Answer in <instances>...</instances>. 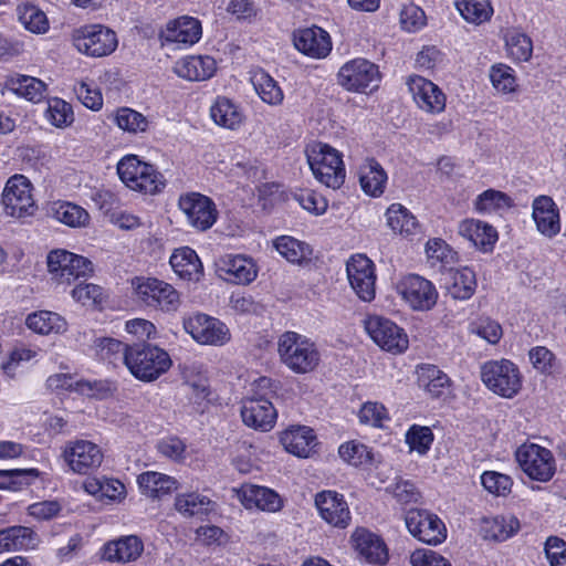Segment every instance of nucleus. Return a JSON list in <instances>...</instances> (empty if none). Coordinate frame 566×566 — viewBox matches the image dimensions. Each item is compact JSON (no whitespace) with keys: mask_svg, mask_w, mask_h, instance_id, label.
I'll list each match as a JSON object with an SVG mask.
<instances>
[{"mask_svg":"<svg viewBox=\"0 0 566 566\" xmlns=\"http://www.w3.org/2000/svg\"><path fill=\"white\" fill-rule=\"evenodd\" d=\"M305 155L317 181L328 188H340L346 170L343 156L337 149L325 143L312 142L306 146Z\"/></svg>","mask_w":566,"mask_h":566,"instance_id":"f257e3e1","label":"nucleus"},{"mask_svg":"<svg viewBox=\"0 0 566 566\" xmlns=\"http://www.w3.org/2000/svg\"><path fill=\"white\" fill-rule=\"evenodd\" d=\"M125 365L139 380L153 381L168 371L171 359L168 353L147 342L130 345L125 356Z\"/></svg>","mask_w":566,"mask_h":566,"instance_id":"f03ea898","label":"nucleus"},{"mask_svg":"<svg viewBox=\"0 0 566 566\" xmlns=\"http://www.w3.org/2000/svg\"><path fill=\"white\" fill-rule=\"evenodd\" d=\"M277 353L281 361L295 374L311 373L321 359L315 343L296 332H285L279 337Z\"/></svg>","mask_w":566,"mask_h":566,"instance_id":"7ed1b4c3","label":"nucleus"},{"mask_svg":"<svg viewBox=\"0 0 566 566\" xmlns=\"http://www.w3.org/2000/svg\"><path fill=\"white\" fill-rule=\"evenodd\" d=\"M117 174L134 191L154 195L165 187V179L155 166L140 160L136 155L123 157L117 164Z\"/></svg>","mask_w":566,"mask_h":566,"instance_id":"20e7f679","label":"nucleus"},{"mask_svg":"<svg viewBox=\"0 0 566 566\" xmlns=\"http://www.w3.org/2000/svg\"><path fill=\"white\" fill-rule=\"evenodd\" d=\"M481 379L492 392L513 398L522 388V375L518 367L509 359L489 360L481 367Z\"/></svg>","mask_w":566,"mask_h":566,"instance_id":"39448f33","label":"nucleus"},{"mask_svg":"<svg viewBox=\"0 0 566 566\" xmlns=\"http://www.w3.org/2000/svg\"><path fill=\"white\" fill-rule=\"evenodd\" d=\"M136 297L145 306L163 312H175L180 305L177 290L158 279L136 277L133 280Z\"/></svg>","mask_w":566,"mask_h":566,"instance_id":"423d86ee","label":"nucleus"},{"mask_svg":"<svg viewBox=\"0 0 566 566\" xmlns=\"http://www.w3.org/2000/svg\"><path fill=\"white\" fill-rule=\"evenodd\" d=\"M515 459L522 471L530 479L538 482H548L556 472L552 451L535 443L520 446L515 452Z\"/></svg>","mask_w":566,"mask_h":566,"instance_id":"0eeeda50","label":"nucleus"},{"mask_svg":"<svg viewBox=\"0 0 566 566\" xmlns=\"http://www.w3.org/2000/svg\"><path fill=\"white\" fill-rule=\"evenodd\" d=\"M379 82L378 66L363 57L346 62L337 73V83L348 92L365 93L378 87Z\"/></svg>","mask_w":566,"mask_h":566,"instance_id":"6e6552de","label":"nucleus"},{"mask_svg":"<svg viewBox=\"0 0 566 566\" xmlns=\"http://www.w3.org/2000/svg\"><path fill=\"white\" fill-rule=\"evenodd\" d=\"M74 46L88 56H106L115 51L118 41L116 33L101 24L84 25L74 31Z\"/></svg>","mask_w":566,"mask_h":566,"instance_id":"1a4fd4ad","label":"nucleus"},{"mask_svg":"<svg viewBox=\"0 0 566 566\" xmlns=\"http://www.w3.org/2000/svg\"><path fill=\"white\" fill-rule=\"evenodd\" d=\"M46 262L52 280L59 284H71L93 272L92 262L88 259L66 250L51 251Z\"/></svg>","mask_w":566,"mask_h":566,"instance_id":"9d476101","label":"nucleus"},{"mask_svg":"<svg viewBox=\"0 0 566 566\" xmlns=\"http://www.w3.org/2000/svg\"><path fill=\"white\" fill-rule=\"evenodd\" d=\"M2 201L6 212L14 218L33 216L38 209L32 195V185L22 175H15L7 181Z\"/></svg>","mask_w":566,"mask_h":566,"instance_id":"9b49d317","label":"nucleus"},{"mask_svg":"<svg viewBox=\"0 0 566 566\" xmlns=\"http://www.w3.org/2000/svg\"><path fill=\"white\" fill-rule=\"evenodd\" d=\"M405 523L409 533L426 544L438 545L447 538V527L442 520L427 510H408Z\"/></svg>","mask_w":566,"mask_h":566,"instance_id":"f8f14e48","label":"nucleus"},{"mask_svg":"<svg viewBox=\"0 0 566 566\" xmlns=\"http://www.w3.org/2000/svg\"><path fill=\"white\" fill-rule=\"evenodd\" d=\"M184 328L201 345L222 346L230 340V331L227 325L202 313L184 318Z\"/></svg>","mask_w":566,"mask_h":566,"instance_id":"ddd939ff","label":"nucleus"},{"mask_svg":"<svg viewBox=\"0 0 566 566\" xmlns=\"http://www.w3.org/2000/svg\"><path fill=\"white\" fill-rule=\"evenodd\" d=\"M365 329L371 339L386 352L401 354L408 348L407 334L388 318L369 316L365 321Z\"/></svg>","mask_w":566,"mask_h":566,"instance_id":"4468645a","label":"nucleus"},{"mask_svg":"<svg viewBox=\"0 0 566 566\" xmlns=\"http://www.w3.org/2000/svg\"><path fill=\"white\" fill-rule=\"evenodd\" d=\"M178 207L186 216L189 226L199 231L210 229L218 219V210L213 200L199 192L181 195Z\"/></svg>","mask_w":566,"mask_h":566,"instance_id":"2eb2a0df","label":"nucleus"},{"mask_svg":"<svg viewBox=\"0 0 566 566\" xmlns=\"http://www.w3.org/2000/svg\"><path fill=\"white\" fill-rule=\"evenodd\" d=\"M347 277L352 289L364 302H370L376 294L375 265L364 254L353 255L346 264Z\"/></svg>","mask_w":566,"mask_h":566,"instance_id":"dca6fc26","label":"nucleus"},{"mask_svg":"<svg viewBox=\"0 0 566 566\" xmlns=\"http://www.w3.org/2000/svg\"><path fill=\"white\" fill-rule=\"evenodd\" d=\"M63 458L73 472L87 474L102 464L104 455L96 443L78 439L67 442Z\"/></svg>","mask_w":566,"mask_h":566,"instance_id":"f3484780","label":"nucleus"},{"mask_svg":"<svg viewBox=\"0 0 566 566\" xmlns=\"http://www.w3.org/2000/svg\"><path fill=\"white\" fill-rule=\"evenodd\" d=\"M398 292L413 310H430L438 300L434 285L418 274H408L398 283Z\"/></svg>","mask_w":566,"mask_h":566,"instance_id":"a211bd4d","label":"nucleus"},{"mask_svg":"<svg viewBox=\"0 0 566 566\" xmlns=\"http://www.w3.org/2000/svg\"><path fill=\"white\" fill-rule=\"evenodd\" d=\"M314 504L318 515L333 527L345 528L349 525L352 515L343 494L324 490L316 493Z\"/></svg>","mask_w":566,"mask_h":566,"instance_id":"6ab92c4d","label":"nucleus"},{"mask_svg":"<svg viewBox=\"0 0 566 566\" xmlns=\"http://www.w3.org/2000/svg\"><path fill=\"white\" fill-rule=\"evenodd\" d=\"M241 417L244 424L260 431H270L276 420V410L265 395L249 397L243 400Z\"/></svg>","mask_w":566,"mask_h":566,"instance_id":"aec40b11","label":"nucleus"},{"mask_svg":"<svg viewBox=\"0 0 566 566\" xmlns=\"http://www.w3.org/2000/svg\"><path fill=\"white\" fill-rule=\"evenodd\" d=\"M407 84L419 108L432 114L444 109L446 95L438 85L419 75L410 76Z\"/></svg>","mask_w":566,"mask_h":566,"instance_id":"412c9836","label":"nucleus"},{"mask_svg":"<svg viewBox=\"0 0 566 566\" xmlns=\"http://www.w3.org/2000/svg\"><path fill=\"white\" fill-rule=\"evenodd\" d=\"M532 218L544 237L552 239L560 232L559 210L551 197L538 196L533 200Z\"/></svg>","mask_w":566,"mask_h":566,"instance_id":"4be33fe9","label":"nucleus"},{"mask_svg":"<svg viewBox=\"0 0 566 566\" xmlns=\"http://www.w3.org/2000/svg\"><path fill=\"white\" fill-rule=\"evenodd\" d=\"M294 45L301 53L313 59H324L332 51L331 36L319 27L306 28L295 32Z\"/></svg>","mask_w":566,"mask_h":566,"instance_id":"5701e85b","label":"nucleus"},{"mask_svg":"<svg viewBox=\"0 0 566 566\" xmlns=\"http://www.w3.org/2000/svg\"><path fill=\"white\" fill-rule=\"evenodd\" d=\"M238 496L247 509L256 507L261 511L275 513L283 507V500L279 493L265 486L242 485L238 491Z\"/></svg>","mask_w":566,"mask_h":566,"instance_id":"b1692460","label":"nucleus"},{"mask_svg":"<svg viewBox=\"0 0 566 566\" xmlns=\"http://www.w3.org/2000/svg\"><path fill=\"white\" fill-rule=\"evenodd\" d=\"M201 33V24L198 19L181 17L168 22L160 36L164 42L190 46L200 40Z\"/></svg>","mask_w":566,"mask_h":566,"instance_id":"393cba45","label":"nucleus"},{"mask_svg":"<svg viewBox=\"0 0 566 566\" xmlns=\"http://www.w3.org/2000/svg\"><path fill=\"white\" fill-rule=\"evenodd\" d=\"M280 440L287 452L298 458H308L317 446L314 430L306 426L290 427L282 432Z\"/></svg>","mask_w":566,"mask_h":566,"instance_id":"a878e982","label":"nucleus"},{"mask_svg":"<svg viewBox=\"0 0 566 566\" xmlns=\"http://www.w3.org/2000/svg\"><path fill=\"white\" fill-rule=\"evenodd\" d=\"M354 548L368 563L382 565L388 559V552L382 539L366 528H356L352 535Z\"/></svg>","mask_w":566,"mask_h":566,"instance_id":"bb28decb","label":"nucleus"},{"mask_svg":"<svg viewBox=\"0 0 566 566\" xmlns=\"http://www.w3.org/2000/svg\"><path fill=\"white\" fill-rule=\"evenodd\" d=\"M144 552V543L136 535L122 536L103 546V558L108 562L129 563Z\"/></svg>","mask_w":566,"mask_h":566,"instance_id":"cd10ccee","label":"nucleus"},{"mask_svg":"<svg viewBox=\"0 0 566 566\" xmlns=\"http://www.w3.org/2000/svg\"><path fill=\"white\" fill-rule=\"evenodd\" d=\"M179 77L189 81H205L216 72V61L211 56L190 55L179 60L175 65Z\"/></svg>","mask_w":566,"mask_h":566,"instance_id":"c85d7f7f","label":"nucleus"},{"mask_svg":"<svg viewBox=\"0 0 566 566\" xmlns=\"http://www.w3.org/2000/svg\"><path fill=\"white\" fill-rule=\"evenodd\" d=\"M459 234L483 251L491 250L497 240V232L492 226L475 219L461 221Z\"/></svg>","mask_w":566,"mask_h":566,"instance_id":"c756f323","label":"nucleus"},{"mask_svg":"<svg viewBox=\"0 0 566 566\" xmlns=\"http://www.w3.org/2000/svg\"><path fill=\"white\" fill-rule=\"evenodd\" d=\"M175 509L184 517L203 520L216 511V503L198 492H189L176 496Z\"/></svg>","mask_w":566,"mask_h":566,"instance_id":"7c9ffc66","label":"nucleus"},{"mask_svg":"<svg viewBox=\"0 0 566 566\" xmlns=\"http://www.w3.org/2000/svg\"><path fill=\"white\" fill-rule=\"evenodd\" d=\"M219 271L223 272L227 280L237 284H248L256 276V270L252 260L243 255L228 254L220 260Z\"/></svg>","mask_w":566,"mask_h":566,"instance_id":"2f4dec72","label":"nucleus"},{"mask_svg":"<svg viewBox=\"0 0 566 566\" xmlns=\"http://www.w3.org/2000/svg\"><path fill=\"white\" fill-rule=\"evenodd\" d=\"M169 263L175 273L188 281H198L202 274V264L196 253L189 247L175 250Z\"/></svg>","mask_w":566,"mask_h":566,"instance_id":"473e14b6","label":"nucleus"},{"mask_svg":"<svg viewBox=\"0 0 566 566\" xmlns=\"http://www.w3.org/2000/svg\"><path fill=\"white\" fill-rule=\"evenodd\" d=\"M137 483L142 493L153 499H160L178 488V483L172 476L155 471L139 474Z\"/></svg>","mask_w":566,"mask_h":566,"instance_id":"72a5a7b5","label":"nucleus"},{"mask_svg":"<svg viewBox=\"0 0 566 566\" xmlns=\"http://www.w3.org/2000/svg\"><path fill=\"white\" fill-rule=\"evenodd\" d=\"M250 80L262 102L271 106H279L283 103V90L268 72L262 69L254 70Z\"/></svg>","mask_w":566,"mask_h":566,"instance_id":"f704fd0d","label":"nucleus"},{"mask_svg":"<svg viewBox=\"0 0 566 566\" xmlns=\"http://www.w3.org/2000/svg\"><path fill=\"white\" fill-rule=\"evenodd\" d=\"M418 384L432 398L444 396L450 388V378L434 365H423L418 369Z\"/></svg>","mask_w":566,"mask_h":566,"instance_id":"c9c22d12","label":"nucleus"},{"mask_svg":"<svg viewBox=\"0 0 566 566\" xmlns=\"http://www.w3.org/2000/svg\"><path fill=\"white\" fill-rule=\"evenodd\" d=\"M25 324L30 329L41 335L61 334L67 329L65 318L50 311H39L29 314Z\"/></svg>","mask_w":566,"mask_h":566,"instance_id":"e433bc0d","label":"nucleus"},{"mask_svg":"<svg viewBox=\"0 0 566 566\" xmlns=\"http://www.w3.org/2000/svg\"><path fill=\"white\" fill-rule=\"evenodd\" d=\"M212 120L224 128L235 129L243 120V114L238 105L227 97H218L210 107Z\"/></svg>","mask_w":566,"mask_h":566,"instance_id":"4c0bfd02","label":"nucleus"},{"mask_svg":"<svg viewBox=\"0 0 566 566\" xmlns=\"http://www.w3.org/2000/svg\"><path fill=\"white\" fill-rule=\"evenodd\" d=\"M35 533L25 526L0 530V554L27 549L34 545Z\"/></svg>","mask_w":566,"mask_h":566,"instance_id":"58836bf2","label":"nucleus"},{"mask_svg":"<svg viewBox=\"0 0 566 566\" xmlns=\"http://www.w3.org/2000/svg\"><path fill=\"white\" fill-rule=\"evenodd\" d=\"M359 181L361 189L369 196L379 197L385 189L387 174L375 159H367L360 167Z\"/></svg>","mask_w":566,"mask_h":566,"instance_id":"ea45409f","label":"nucleus"},{"mask_svg":"<svg viewBox=\"0 0 566 566\" xmlns=\"http://www.w3.org/2000/svg\"><path fill=\"white\" fill-rule=\"evenodd\" d=\"M387 224L394 231L409 237L419 232L416 217L400 203H392L386 211Z\"/></svg>","mask_w":566,"mask_h":566,"instance_id":"a19ab883","label":"nucleus"},{"mask_svg":"<svg viewBox=\"0 0 566 566\" xmlns=\"http://www.w3.org/2000/svg\"><path fill=\"white\" fill-rule=\"evenodd\" d=\"M50 213L55 220L72 228L85 227L90 221V214L84 208L67 201L54 202Z\"/></svg>","mask_w":566,"mask_h":566,"instance_id":"79ce46f5","label":"nucleus"},{"mask_svg":"<svg viewBox=\"0 0 566 566\" xmlns=\"http://www.w3.org/2000/svg\"><path fill=\"white\" fill-rule=\"evenodd\" d=\"M474 209L481 214L500 213L513 207L512 198L495 189L481 192L473 202Z\"/></svg>","mask_w":566,"mask_h":566,"instance_id":"37998d69","label":"nucleus"},{"mask_svg":"<svg viewBox=\"0 0 566 566\" xmlns=\"http://www.w3.org/2000/svg\"><path fill=\"white\" fill-rule=\"evenodd\" d=\"M454 6L461 17L469 23L482 24L493 15L489 0H455Z\"/></svg>","mask_w":566,"mask_h":566,"instance_id":"c03bdc74","label":"nucleus"},{"mask_svg":"<svg viewBox=\"0 0 566 566\" xmlns=\"http://www.w3.org/2000/svg\"><path fill=\"white\" fill-rule=\"evenodd\" d=\"M475 272L464 266L457 270L452 275V283L448 286V293L454 300H469L475 292Z\"/></svg>","mask_w":566,"mask_h":566,"instance_id":"a18cd8bd","label":"nucleus"},{"mask_svg":"<svg viewBox=\"0 0 566 566\" xmlns=\"http://www.w3.org/2000/svg\"><path fill=\"white\" fill-rule=\"evenodd\" d=\"M485 538L503 542L513 536L520 530V522L513 515L495 516L484 521Z\"/></svg>","mask_w":566,"mask_h":566,"instance_id":"49530a36","label":"nucleus"},{"mask_svg":"<svg viewBox=\"0 0 566 566\" xmlns=\"http://www.w3.org/2000/svg\"><path fill=\"white\" fill-rule=\"evenodd\" d=\"M274 247L291 263H301L312 254L308 244L289 235L277 238L274 241Z\"/></svg>","mask_w":566,"mask_h":566,"instance_id":"de8ad7c7","label":"nucleus"},{"mask_svg":"<svg viewBox=\"0 0 566 566\" xmlns=\"http://www.w3.org/2000/svg\"><path fill=\"white\" fill-rule=\"evenodd\" d=\"M509 56L517 62H527L533 54V42L528 35L518 31H509L505 35Z\"/></svg>","mask_w":566,"mask_h":566,"instance_id":"09e8293b","label":"nucleus"},{"mask_svg":"<svg viewBox=\"0 0 566 566\" xmlns=\"http://www.w3.org/2000/svg\"><path fill=\"white\" fill-rule=\"evenodd\" d=\"M489 77L499 93L511 94L517 91L515 71L504 63L493 64L490 67Z\"/></svg>","mask_w":566,"mask_h":566,"instance_id":"8fccbe9b","label":"nucleus"},{"mask_svg":"<svg viewBox=\"0 0 566 566\" xmlns=\"http://www.w3.org/2000/svg\"><path fill=\"white\" fill-rule=\"evenodd\" d=\"M114 122L120 129L130 134L146 132L149 124L142 113L129 107L118 108L114 115Z\"/></svg>","mask_w":566,"mask_h":566,"instance_id":"3c124183","label":"nucleus"},{"mask_svg":"<svg viewBox=\"0 0 566 566\" xmlns=\"http://www.w3.org/2000/svg\"><path fill=\"white\" fill-rule=\"evenodd\" d=\"M40 474L38 469L0 470V489L18 491Z\"/></svg>","mask_w":566,"mask_h":566,"instance_id":"603ef678","label":"nucleus"},{"mask_svg":"<svg viewBox=\"0 0 566 566\" xmlns=\"http://www.w3.org/2000/svg\"><path fill=\"white\" fill-rule=\"evenodd\" d=\"M19 21L23 27L33 33H44L49 29V21L45 13L33 4H25L18 8Z\"/></svg>","mask_w":566,"mask_h":566,"instance_id":"864d4df0","label":"nucleus"},{"mask_svg":"<svg viewBox=\"0 0 566 566\" xmlns=\"http://www.w3.org/2000/svg\"><path fill=\"white\" fill-rule=\"evenodd\" d=\"M338 453L345 462L354 467L369 464L373 460L370 449L357 441L340 444Z\"/></svg>","mask_w":566,"mask_h":566,"instance_id":"5fc2aeb1","label":"nucleus"},{"mask_svg":"<svg viewBox=\"0 0 566 566\" xmlns=\"http://www.w3.org/2000/svg\"><path fill=\"white\" fill-rule=\"evenodd\" d=\"M433 442V433L429 427L413 424L406 433V443L410 451H416L420 455L426 454Z\"/></svg>","mask_w":566,"mask_h":566,"instance_id":"6e6d98bb","label":"nucleus"},{"mask_svg":"<svg viewBox=\"0 0 566 566\" xmlns=\"http://www.w3.org/2000/svg\"><path fill=\"white\" fill-rule=\"evenodd\" d=\"M13 84V90L31 102H40L45 96L46 85L39 78L22 75Z\"/></svg>","mask_w":566,"mask_h":566,"instance_id":"4d7b16f0","label":"nucleus"},{"mask_svg":"<svg viewBox=\"0 0 566 566\" xmlns=\"http://www.w3.org/2000/svg\"><path fill=\"white\" fill-rule=\"evenodd\" d=\"M470 332L490 344L499 343L503 334L501 325L489 317H480L472 322L470 324Z\"/></svg>","mask_w":566,"mask_h":566,"instance_id":"13d9d810","label":"nucleus"},{"mask_svg":"<svg viewBox=\"0 0 566 566\" xmlns=\"http://www.w3.org/2000/svg\"><path fill=\"white\" fill-rule=\"evenodd\" d=\"M528 358L533 367L541 374L549 375L556 367V357L545 346L533 347L528 352Z\"/></svg>","mask_w":566,"mask_h":566,"instance_id":"bf43d9fd","label":"nucleus"},{"mask_svg":"<svg viewBox=\"0 0 566 566\" xmlns=\"http://www.w3.org/2000/svg\"><path fill=\"white\" fill-rule=\"evenodd\" d=\"M481 483L485 490L495 495H506L512 488L511 476L495 471H486L481 475Z\"/></svg>","mask_w":566,"mask_h":566,"instance_id":"052dcab7","label":"nucleus"},{"mask_svg":"<svg viewBox=\"0 0 566 566\" xmlns=\"http://www.w3.org/2000/svg\"><path fill=\"white\" fill-rule=\"evenodd\" d=\"M400 23L402 29L408 32L419 31L427 23L424 11L413 3L403 6L400 11Z\"/></svg>","mask_w":566,"mask_h":566,"instance_id":"680f3d73","label":"nucleus"},{"mask_svg":"<svg viewBox=\"0 0 566 566\" xmlns=\"http://www.w3.org/2000/svg\"><path fill=\"white\" fill-rule=\"evenodd\" d=\"M358 418L361 423L381 428L389 416L384 405L368 401L361 406Z\"/></svg>","mask_w":566,"mask_h":566,"instance_id":"e2e57ef3","label":"nucleus"},{"mask_svg":"<svg viewBox=\"0 0 566 566\" xmlns=\"http://www.w3.org/2000/svg\"><path fill=\"white\" fill-rule=\"evenodd\" d=\"M63 506L57 500H46L32 503L27 511L29 516L36 521H51L60 515Z\"/></svg>","mask_w":566,"mask_h":566,"instance_id":"0e129e2a","label":"nucleus"},{"mask_svg":"<svg viewBox=\"0 0 566 566\" xmlns=\"http://www.w3.org/2000/svg\"><path fill=\"white\" fill-rule=\"evenodd\" d=\"M48 118L56 127H64L73 122V111L69 103L55 98L49 103Z\"/></svg>","mask_w":566,"mask_h":566,"instance_id":"69168bd1","label":"nucleus"},{"mask_svg":"<svg viewBox=\"0 0 566 566\" xmlns=\"http://www.w3.org/2000/svg\"><path fill=\"white\" fill-rule=\"evenodd\" d=\"M72 296L84 306L99 304L103 300V290L92 283H80L72 290Z\"/></svg>","mask_w":566,"mask_h":566,"instance_id":"338daca9","label":"nucleus"},{"mask_svg":"<svg viewBox=\"0 0 566 566\" xmlns=\"http://www.w3.org/2000/svg\"><path fill=\"white\" fill-rule=\"evenodd\" d=\"M544 552L549 566H566V542L558 536L545 541Z\"/></svg>","mask_w":566,"mask_h":566,"instance_id":"774afa93","label":"nucleus"}]
</instances>
